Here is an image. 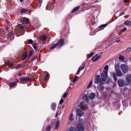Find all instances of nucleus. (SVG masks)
Here are the masks:
<instances>
[{
	"instance_id": "1",
	"label": "nucleus",
	"mask_w": 131,
	"mask_h": 131,
	"mask_svg": "<svg viewBox=\"0 0 131 131\" xmlns=\"http://www.w3.org/2000/svg\"><path fill=\"white\" fill-rule=\"evenodd\" d=\"M107 71H104L101 74V78L99 75L95 76L94 83L96 84L99 83L101 85H104L106 83L105 81L107 80L108 75Z\"/></svg>"
},
{
	"instance_id": "11",
	"label": "nucleus",
	"mask_w": 131,
	"mask_h": 131,
	"mask_svg": "<svg viewBox=\"0 0 131 131\" xmlns=\"http://www.w3.org/2000/svg\"><path fill=\"white\" fill-rule=\"evenodd\" d=\"M101 58V57L100 56H99L97 54L92 58V60L93 62H95L97 61L99 59Z\"/></svg>"
},
{
	"instance_id": "8",
	"label": "nucleus",
	"mask_w": 131,
	"mask_h": 131,
	"mask_svg": "<svg viewBox=\"0 0 131 131\" xmlns=\"http://www.w3.org/2000/svg\"><path fill=\"white\" fill-rule=\"evenodd\" d=\"M76 113L78 115L79 117H81L84 115V113L80 108H78L76 110Z\"/></svg>"
},
{
	"instance_id": "59",
	"label": "nucleus",
	"mask_w": 131,
	"mask_h": 131,
	"mask_svg": "<svg viewBox=\"0 0 131 131\" xmlns=\"http://www.w3.org/2000/svg\"><path fill=\"white\" fill-rule=\"evenodd\" d=\"M114 86H115V84H114Z\"/></svg>"
},
{
	"instance_id": "51",
	"label": "nucleus",
	"mask_w": 131,
	"mask_h": 131,
	"mask_svg": "<svg viewBox=\"0 0 131 131\" xmlns=\"http://www.w3.org/2000/svg\"><path fill=\"white\" fill-rule=\"evenodd\" d=\"M38 0L39 2V3H41L42 2V0Z\"/></svg>"
},
{
	"instance_id": "25",
	"label": "nucleus",
	"mask_w": 131,
	"mask_h": 131,
	"mask_svg": "<svg viewBox=\"0 0 131 131\" xmlns=\"http://www.w3.org/2000/svg\"><path fill=\"white\" fill-rule=\"evenodd\" d=\"M73 114L72 113L70 114V115L69 119L70 121H72L73 120Z\"/></svg>"
},
{
	"instance_id": "47",
	"label": "nucleus",
	"mask_w": 131,
	"mask_h": 131,
	"mask_svg": "<svg viewBox=\"0 0 131 131\" xmlns=\"http://www.w3.org/2000/svg\"><path fill=\"white\" fill-rule=\"evenodd\" d=\"M21 64H17L16 66V68L18 69L19 67H21Z\"/></svg>"
},
{
	"instance_id": "2",
	"label": "nucleus",
	"mask_w": 131,
	"mask_h": 131,
	"mask_svg": "<svg viewBox=\"0 0 131 131\" xmlns=\"http://www.w3.org/2000/svg\"><path fill=\"white\" fill-rule=\"evenodd\" d=\"M20 80V82L21 83L24 84L27 82H30L31 79L30 78L23 77L21 78Z\"/></svg>"
},
{
	"instance_id": "20",
	"label": "nucleus",
	"mask_w": 131,
	"mask_h": 131,
	"mask_svg": "<svg viewBox=\"0 0 131 131\" xmlns=\"http://www.w3.org/2000/svg\"><path fill=\"white\" fill-rule=\"evenodd\" d=\"M16 83L15 82L10 83L9 85V86L10 87L12 88L16 86Z\"/></svg>"
},
{
	"instance_id": "32",
	"label": "nucleus",
	"mask_w": 131,
	"mask_h": 131,
	"mask_svg": "<svg viewBox=\"0 0 131 131\" xmlns=\"http://www.w3.org/2000/svg\"><path fill=\"white\" fill-rule=\"evenodd\" d=\"M32 46L34 49L35 51H36L37 50V48L36 45L35 43H33Z\"/></svg>"
},
{
	"instance_id": "21",
	"label": "nucleus",
	"mask_w": 131,
	"mask_h": 131,
	"mask_svg": "<svg viewBox=\"0 0 131 131\" xmlns=\"http://www.w3.org/2000/svg\"><path fill=\"white\" fill-rule=\"evenodd\" d=\"M60 123V121L59 120H58L57 121L56 124L55 125V129H57L59 126Z\"/></svg>"
},
{
	"instance_id": "19",
	"label": "nucleus",
	"mask_w": 131,
	"mask_h": 131,
	"mask_svg": "<svg viewBox=\"0 0 131 131\" xmlns=\"http://www.w3.org/2000/svg\"><path fill=\"white\" fill-rule=\"evenodd\" d=\"M41 40L45 41L46 40V39L47 38L46 35H44L41 36L40 37Z\"/></svg>"
},
{
	"instance_id": "53",
	"label": "nucleus",
	"mask_w": 131,
	"mask_h": 131,
	"mask_svg": "<svg viewBox=\"0 0 131 131\" xmlns=\"http://www.w3.org/2000/svg\"><path fill=\"white\" fill-rule=\"evenodd\" d=\"M65 107V105H63L62 107V108H64Z\"/></svg>"
},
{
	"instance_id": "40",
	"label": "nucleus",
	"mask_w": 131,
	"mask_h": 131,
	"mask_svg": "<svg viewBox=\"0 0 131 131\" xmlns=\"http://www.w3.org/2000/svg\"><path fill=\"white\" fill-rule=\"evenodd\" d=\"M50 128V126H47L46 127V130L47 131H49Z\"/></svg>"
},
{
	"instance_id": "46",
	"label": "nucleus",
	"mask_w": 131,
	"mask_h": 131,
	"mask_svg": "<svg viewBox=\"0 0 131 131\" xmlns=\"http://www.w3.org/2000/svg\"><path fill=\"white\" fill-rule=\"evenodd\" d=\"M67 93L66 92L63 95V97L64 98L66 97L67 96Z\"/></svg>"
},
{
	"instance_id": "23",
	"label": "nucleus",
	"mask_w": 131,
	"mask_h": 131,
	"mask_svg": "<svg viewBox=\"0 0 131 131\" xmlns=\"http://www.w3.org/2000/svg\"><path fill=\"white\" fill-rule=\"evenodd\" d=\"M23 21L26 24H28L29 22V20L27 18H26L23 19Z\"/></svg>"
},
{
	"instance_id": "27",
	"label": "nucleus",
	"mask_w": 131,
	"mask_h": 131,
	"mask_svg": "<svg viewBox=\"0 0 131 131\" xmlns=\"http://www.w3.org/2000/svg\"><path fill=\"white\" fill-rule=\"evenodd\" d=\"M124 57L123 56L120 55L119 57V59L121 61H123L124 60Z\"/></svg>"
},
{
	"instance_id": "35",
	"label": "nucleus",
	"mask_w": 131,
	"mask_h": 131,
	"mask_svg": "<svg viewBox=\"0 0 131 131\" xmlns=\"http://www.w3.org/2000/svg\"><path fill=\"white\" fill-rule=\"evenodd\" d=\"M18 26L20 27L21 29L23 30L24 28V26L21 24H18Z\"/></svg>"
},
{
	"instance_id": "12",
	"label": "nucleus",
	"mask_w": 131,
	"mask_h": 131,
	"mask_svg": "<svg viewBox=\"0 0 131 131\" xmlns=\"http://www.w3.org/2000/svg\"><path fill=\"white\" fill-rule=\"evenodd\" d=\"M103 85H98L97 87V89L98 90L100 91H104V87L103 86Z\"/></svg>"
},
{
	"instance_id": "26",
	"label": "nucleus",
	"mask_w": 131,
	"mask_h": 131,
	"mask_svg": "<svg viewBox=\"0 0 131 131\" xmlns=\"http://www.w3.org/2000/svg\"><path fill=\"white\" fill-rule=\"evenodd\" d=\"M56 106V104L55 103H53L51 105V107L53 110H55Z\"/></svg>"
},
{
	"instance_id": "57",
	"label": "nucleus",
	"mask_w": 131,
	"mask_h": 131,
	"mask_svg": "<svg viewBox=\"0 0 131 131\" xmlns=\"http://www.w3.org/2000/svg\"><path fill=\"white\" fill-rule=\"evenodd\" d=\"M130 62H131V58H130Z\"/></svg>"
},
{
	"instance_id": "30",
	"label": "nucleus",
	"mask_w": 131,
	"mask_h": 131,
	"mask_svg": "<svg viewBox=\"0 0 131 131\" xmlns=\"http://www.w3.org/2000/svg\"><path fill=\"white\" fill-rule=\"evenodd\" d=\"M27 10L24 9H22L20 10V13H21L22 14L23 13H26L27 12Z\"/></svg>"
},
{
	"instance_id": "18",
	"label": "nucleus",
	"mask_w": 131,
	"mask_h": 131,
	"mask_svg": "<svg viewBox=\"0 0 131 131\" xmlns=\"http://www.w3.org/2000/svg\"><path fill=\"white\" fill-rule=\"evenodd\" d=\"M80 6H78L74 8L71 11V13H74L77 11L79 10L80 8Z\"/></svg>"
},
{
	"instance_id": "43",
	"label": "nucleus",
	"mask_w": 131,
	"mask_h": 131,
	"mask_svg": "<svg viewBox=\"0 0 131 131\" xmlns=\"http://www.w3.org/2000/svg\"><path fill=\"white\" fill-rule=\"evenodd\" d=\"M28 42L29 43L31 44L33 43V41L31 39H30L28 40Z\"/></svg>"
},
{
	"instance_id": "29",
	"label": "nucleus",
	"mask_w": 131,
	"mask_h": 131,
	"mask_svg": "<svg viewBox=\"0 0 131 131\" xmlns=\"http://www.w3.org/2000/svg\"><path fill=\"white\" fill-rule=\"evenodd\" d=\"M92 81L91 80L89 84L87 86V88H90L91 87V86L92 85Z\"/></svg>"
},
{
	"instance_id": "41",
	"label": "nucleus",
	"mask_w": 131,
	"mask_h": 131,
	"mask_svg": "<svg viewBox=\"0 0 131 131\" xmlns=\"http://www.w3.org/2000/svg\"><path fill=\"white\" fill-rule=\"evenodd\" d=\"M63 100L62 99H61L59 101V104H60L62 103L63 102Z\"/></svg>"
},
{
	"instance_id": "9",
	"label": "nucleus",
	"mask_w": 131,
	"mask_h": 131,
	"mask_svg": "<svg viewBox=\"0 0 131 131\" xmlns=\"http://www.w3.org/2000/svg\"><path fill=\"white\" fill-rule=\"evenodd\" d=\"M115 70L116 71V74L117 76L121 77L123 75V74L121 71L117 68V66L115 65Z\"/></svg>"
},
{
	"instance_id": "22",
	"label": "nucleus",
	"mask_w": 131,
	"mask_h": 131,
	"mask_svg": "<svg viewBox=\"0 0 131 131\" xmlns=\"http://www.w3.org/2000/svg\"><path fill=\"white\" fill-rule=\"evenodd\" d=\"M95 95L94 93H92L90 94L89 97L90 99H93L95 98Z\"/></svg>"
},
{
	"instance_id": "44",
	"label": "nucleus",
	"mask_w": 131,
	"mask_h": 131,
	"mask_svg": "<svg viewBox=\"0 0 131 131\" xmlns=\"http://www.w3.org/2000/svg\"><path fill=\"white\" fill-rule=\"evenodd\" d=\"M127 29L126 28H124L122 30V32H124L127 30Z\"/></svg>"
},
{
	"instance_id": "33",
	"label": "nucleus",
	"mask_w": 131,
	"mask_h": 131,
	"mask_svg": "<svg viewBox=\"0 0 131 131\" xmlns=\"http://www.w3.org/2000/svg\"><path fill=\"white\" fill-rule=\"evenodd\" d=\"M49 77V74H47L45 76V81H46L48 79Z\"/></svg>"
},
{
	"instance_id": "16",
	"label": "nucleus",
	"mask_w": 131,
	"mask_h": 131,
	"mask_svg": "<svg viewBox=\"0 0 131 131\" xmlns=\"http://www.w3.org/2000/svg\"><path fill=\"white\" fill-rule=\"evenodd\" d=\"M124 24H125L128 27H130L131 26V21L129 20H127L125 22Z\"/></svg>"
},
{
	"instance_id": "38",
	"label": "nucleus",
	"mask_w": 131,
	"mask_h": 131,
	"mask_svg": "<svg viewBox=\"0 0 131 131\" xmlns=\"http://www.w3.org/2000/svg\"><path fill=\"white\" fill-rule=\"evenodd\" d=\"M108 65H106L104 68V70L105 71H107L108 69Z\"/></svg>"
},
{
	"instance_id": "56",
	"label": "nucleus",
	"mask_w": 131,
	"mask_h": 131,
	"mask_svg": "<svg viewBox=\"0 0 131 131\" xmlns=\"http://www.w3.org/2000/svg\"><path fill=\"white\" fill-rule=\"evenodd\" d=\"M20 2H23V0H20Z\"/></svg>"
},
{
	"instance_id": "45",
	"label": "nucleus",
	"mask_w": 131,
	"mask_h": 131,
	"mask_svg": "<svg viewBox=\"0 0 131 131\" xmlns=\"http://www.w3.org/2000/svg\"><path fill=\"white\" fill-rule=\"evenodd\" d=\"M37 57V56H35L33 58H32L31 59V61H34L35 59Z\"/></svg>"
},
{
	"instance_id": "42",
	"label": "nucleus",
	"mask_w": 131,
	"mask_h": 131,
	"mask_svg": "<svg viewBox=\"0 0 131 131\" xmlns=\"http://www.w3.org/2000/svg\"><path fill=\"white\" fill-rule=\"evenodd\" d=\"M82 65H83V66H82V67L81 68V67L80 70H81V71L83 70L84 68L85 64H84V63Z\"/></svg>"
},
{
	"instance_id": "4",
	"label": "nucleus",
	"mask_w": 131,
	"mask_h": 131,
	"mask_svg": "<svg viewBox=\"0 0 131 131\" xmlns=\"http://www.w3.org/2000/svg\"><path fill=\"white\" fill-rule=\"evenodd\" d=\"M79 107L83 110H86L88 108V107L86 105L83 101L81 102L80 103V104L79 105Z\"/></svg>"
},
{
	"instance_id": "34",
	"label": "nucleus",
	"mask_w": 131,
	"mask_h": 131,
	"mask_svg": "<svg viewBox=\"0 0 131 131\" xmlns=\"http://www.w3.org/2000/svg\"><path fill=\"white\" fill-rule=\"evenodd\" d=\"M13 34V31H11L8 34V37L9 38Z\"/></svg>"
},
{
	"instance_id": "55",
	"label": "nucleus",
	"mask_w": 131,
	"mask_h": 131,
	"mask_svg": "<svg viewBox=\"0 0 131 131\" xmlns=\"http://www.w3.org/2000/svg\"><path fill=\"white\" fill-rule=\"evenodd\" d=\"M58 114V113H57H57H56V117L57 116Z\"/></svg>"
},
{
	"instance_id": "5",
	"label": "nucleus",
	"mask_w": 131,
	"mask_h": 131,
	"mask_svg": "<svg viewBox=\"0 0 131 131\" xmlns=\"http://www.w3.org/2000/svg\"><path fill=\"white\" fill-rule=\"evenodd\" d=\"M126 79L127 82L126 85H129L131 81V74H128L126 76Z\"/></svg>"
},
{
	"instance_id": "58",
	"label": "nucleus",
	"mask_w": 131,
	"mask_h": 131,
	"mask_svg": "<svg viewBox=\"0 0 131 131\" xmlns=\"http://www.w3.org/2000/svg\"><path fill=\"white\" fill-rule=\"evenodd\" d=\"M114 84H115V85L116 84V83L115 82L114 83Z\"/></svg>"
},
{
	"instance_id": "13",
	"label": "nucleus",
	"mask_w": 131,
	"mask_h": 131,
	"mask_svg": "<svg viewBox=\"0 0 131 131\" xmlns=\"http://www.w3.org/2000/svg\"><path fill=\"white\" fill-rule=\"evenodd\" d=\"M28 54V52L27 51H25L23 54L21 60H24L27 57Z\"/></svg>"
},
{
	"instance_id": "52",
	"label": "nucleus",
	"mask_w": 131,
	"mask_h": 131,
	"mask_svg": "<svg viewBox=\"0 0 131 131\" xmlns=\"http://www.w3.org/2000/svg\"><path fill=\"white\" fill-rule=\"evenodd\" d=\"M120 41V39L119 40H116V42H119Z\"/></svg>"
},
{
	"instance_id": "24",
	"label": "nucleus",
	"mask_w": 131,
	"mask_h": 131,
	"mask_svg": "<svg viewBox=\"0 0 131 131\" xmlns=\"http://www.w3.org/2000/svg\"><path fill=\"white\" fill-rule=\"evenodd\" d=\"M107 26V24H103L100 26L99 28H101V29H103L105 27Z\"/></svg>"
},
{
	"instance_id": "50",
	"label": "nucleus",
	"mask_w": 131,
	"mask_h": 131,
	"mask_svg": "<svg viewBox=\"0 0 131 131\" xmlns=\"http://www.w3.org/2000/svg\"><path fill=\"white\" fill-rule=\"evenodd\" d=\"M129 0H124L123 2L124 3L128 2Z\"/></svg>"
},
{
	"instance_id": "3",
	"label": "nucleus",
	"mask_w": 131,
	"mask_h": 131,
	"mask_svg": "<svg viewBox=\"0 0 131 131\" xmlns=\"http://www.w3.org/2000/svg\"><path fill=\"white\" fill-rule=\"evenodd\" d=\"M118 84L119 87H122L125 85H127L126 83L122 79H120L118 81Z\"/></svg>"
},
{
	"instance_id": "10",
	"label": "nucleus",
	"mask_w": 131,
	"mask_h": 131,
	"mask_svg": "<svg viewBox=\"0 0 131 131\" xmlns=\"http://www.w3.org/2000/svg\"><path fill=\"white\" fill-rule=\"evenodd\" d=\"M64 40L63 39H62L59 40L56 44L59 47H60L63 46L64 44Z\"/></svg>"
},
{
	"instance_id": "49",
	"label": "nucleus",
	"mask_w": 131,
	"mask_h": 131,
	"mask_svg": "<svg viewBox=\"0 0 131 131\" xmlns=\"http://www.w3.org/2000/svg\"><path fill=\"white\" fill-rule=\"evenodd\" d=\"M125 12H123L121 13V14H120L119 16H121L122 15H123V14H125Z\"/></svg>"
},
{
	"instance_id": "6",
	"label": "nucleus",
	"mask_w": 131,
	"mask_h": 131,
	"mask_svg": "<svg viewBox=\"0 0 131 131\" xmlns=\"http://www.w3.org/2000/svg\"><path fill=\"white\" fill-rule=\"evenodd\" d=\"M121 68L122 70L124 73H126L127 72L128 69L125 64H121Z\"/></svg>"
},
{
	"instance_id": "28",
	"label": "nucleus",
	"mask_w": 131,
	"mask_h": 131,
	"mask_svg": "<svg viewBox=\"0 0 131 131\" xmlns=\"http://www.w3.org/2000/svg\"><path fill=\"white\" fill-rule=\"evenodd\" d=\"M57 45L56 43H55L50 48V49H52L55 48L57 46Z\"/></svg>"
},
{
	"instance_id": "15",
	"label": "nucleus",
	"mask_w": 131,
	"mask_h": 131,
	"mask_svg": "<svg viewBox=\"0 0 131 131\" xmlns=\"http://www.w3.org/2000/svg\"><path fill=\"white\" fill-rule=\"evenodd\" d=\"M111 77L113 78L114 80L115 81H116L117 79V77L116 76V73L115 72H112L111 73Z\"/></svg>"
},
{
	"instance_id": "31",
	"label": "nucleus",
	"mask_w": 131,
	"mask_h": 131,
	"mask_svg": "<svg viewBox=\"0 0 131 131\" xmlns=\"http://www.w3.org/2000/svg\"><path fill=\"white\" fill-rule=\"evenodd\" d=\"M33 52V51L32 50H30V51L29 53V54L28 56V58H29L30 57L32 54V53Z\"/></svg>"
},
{
	"instance_id": "54",
	"label": "nucleus",
	"mask_w": 131,
	"mask_h": 131,
	"mask_svg": "<svg viewBox=\"0 0 131 131\" xmlns=\"http://www.w3.org/2000/svg\"><path fill=\"white\" fill-rule=\"evenodd\" d=\"M18 75L20 76H21L22 75V74L21 73H19Z\"/></svg>"
},
{
	"instance_id": "39",
	"label": "nucleus",
	"mask_w": 131,
	"mask_h": 131,
	"mask_svg": "<svg viewBox=\"0 0 131 131\" xmlns=\"http://www.w3.org/2000/svg\"><path fill=\"white\" fill-rule=\"evenodd\" d=\"M94 54V52H91L90 53V55L88 56V58H90L92 57Z\"/></svg>"
},
{
	"instance_id": "14",
	"label": "nucleus",
	"mask_w": 131,
	"mask_h": 131,
	"mask_svg": "<svg viewBox=\"0 0 131 131\" xmlns=\"http://www.w3.org/2000/svg\"><path fill=\"white\" fill-rule=\"evenodd\" d=\"M6 65H7V66L10 68H12L14 65V64L13 63L10 62L9 61L6 62Z\"/></svg>"
},
{
	"instance_id": "17",
	"label": "nucleus",
	"mask_w": 131,
	"mask_h": 131,
	"mask_svg": "<svg viewBox=\"0 0 131 131\" xmlns=\"http://www.w3.org/2000/svg\"><path fill=\"white\" fill-rule=\"evenodd\" d=\"M67 131H77V129L75 127L71 126L69 128Z\"/></svg>"
},
{
	"instance_id": "48",
	"label": "nucleus",
	"mask_w": 131,
	"mask_h": 131,
	"mask_svg": "<svg viewBox=\"0 0 131 131\" xmlns=\"http://www.w3.org/2000/svg\"><path fill=\"white\" fill-rule=\"evenodd\" d=\"M80 69H81V67H80L79 68V69H78V70L77 71V74H78V73H79L80 72V71H81V70H80Z\"/></svg>"
},
{
	"instance_id": "36",
	"label": "nucleus",
	"mask_w": 131,
	"mask_h": 131,
	"mask_svg": "<svg viewBox=\"0 0 131 131\" xmlns=\"http://www.w3.org/2000/svg\"><path fill=\"white\" fill-rule=\"evenodd\" d=\"M78 76H75V77H74V79H73V81L74 82H76V81H77V79H78Z\"/></svg>"
},
{
	"instance_id": "7",
	"label": "nucleus",
	"mask_w": 131,
	"mask_h": 131,
	"mask_svg": "<svg viewBox=\"0 0 131 131\" xmlns=\"http://www.w3.org/2000/svg\"><path fill=\"white\" fill-rule=\"evenodd\" d=\"M77 128L79 131H84V126L81 124H79L77 125Z\"/></svg>"
},
{
	"instance_id": "37",
	"label": "nucleus",
	"mask_w": 131,
	"mask_h": 131,
	"mask_svg": "<svg viewBox=\"0 0 131 131\" xmlns=\"http://www.w3.org/2000/svg\"><path fill=\"white\" fill-rule=\"evenodd\" d=\"M126 52H129L131 51V48L130 47H128L127 48L126 50Z\"/></svg>"
}]
</instances>
